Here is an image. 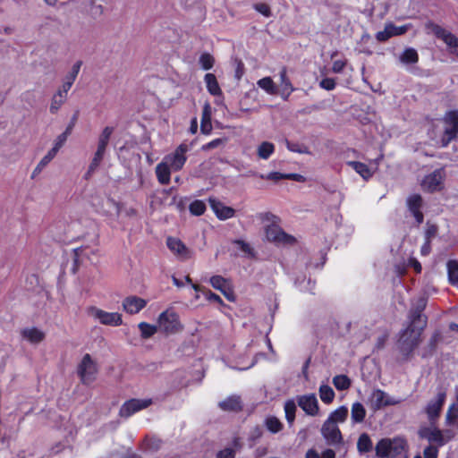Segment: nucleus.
<instances>
[{"instance_id":"4468645a","label":"nucleus","mask_w":458,"mask_h":458,"mask_svg":"<svg viewBox=\"0 0 458 458\" xmlns=\"http://www.w3.org/2000/svg\"><path fill=\"white\" fill-rule=\"evenodd\" d=\"M321 434L330 445H337L343 442V437L337 425L326 420L321 428Z\"/></svg>"},{"instance_id":"412c9836","label":"nucleus","mask_w":458,"mask_h":458,"mask_svg":"<svg viewBox=\"0 0 458 458\" xmlns=\"http://www.w3.org/2000/svg\"><path fill=\"white\" fill-rule=\"evenodd\" d=\"M407 206L411 213L415 217L418 224L423 222V214L420 211L422 206V198L419 194H412L407 199Z\"/></svg>"},{"instance_id":"f8f14e48","label":"nucleus","mask_w":458,"mask_h":458,"mask_svg":"<svg viewBox=\"0 0 458 458\" xmlns=\"http://www.w3.org/2000/svg\"><path fill=\"white\" fill-rule=\"evenodd\" d=\"M188 151L189 147L186 144H181L173 153L166 155L163 160L170 165L173 171H180L187 160L186 154Z\"/></svg>"},{"instance_id":"0e129e2a","label":"nucleus","mask_w":458,"mask_h":458,"mask_svg":"<svg viewBox=\"0 0 458 458\" xmlns=\"http://www.w3.org/2000/svg\"><path fill=\"white\" fill-rule=\"evenodd\" d=\"M81 64H82L81 61H78V62H76V63L72 65V67L71 71L68 72V74H67V75H68V76H71L72 78H73L74 80H76V78H77V76H78V74H79V72H80V70H81Z\"/></svg>"},{"instance_id":"6e6d98bb","label":"nucleus","mask_w":458,"mask_h":458,"mask_svg":"<svg viewBox=\"0 0 458 458\" xmlns=\"http://www.w3.org/2000/svg\"><path fill=\"white\" fill-rule=\"evenodd\" d=\"M66 140H67V138H65V135H62V134L58 135L54 141V146H53L52 149L55 150L56 153H58V151L64 145Z\"/></svg>"},{"instance_id":"f257e3e1","label":"nucleus","mask_w":458,"mask_h":458,"mask_svg":"<svg viewBox=\"0 0 458 458\" xmlns=\"http://www.w3.org/2000/svg\"><path fill=\"white\" fill-rule=\"evenodd\" d=\"M458 133V111L446 113L442 120L433 124L430 137L440 147H446Z\"/></svg>"},{"instance_id":"052dcab7","label":"nucleus","mask_w":458,"mask_h":458,"mask_svg":"<svg viewBox=\"0 0 458 458\" xmlns=\"http://www.w3.org/2000/svg\"><path fill=\"white\" fill-rule=\"evenodd\" d=\"M223 143H224V140H222V139H215V140H211L210 142L203 145L202 146V149L203 150H208V149H211V148H215L219 147Z\"/></svg>"},{"instance_id":"69168bd1","label":"nucleus","mask_w":458,"mask_h":458,"mask_svg":"<svg viewBox=\"0 0 458 458\" xmlns=\"http://www.w3.org/2000/svg\"><path fill=\"white\" fill-rule=\"evenodd\" d=\"M234 451L232 448H225L217 454L216 458H233Z\"/></svg>"},{"instance_id":"b1692460","label":"nucleus","mask_w":458,"mask_h":458,"mask_svg":"<svg viewBox=\"0 0 458 458\" xmlns=\"http://www.w3.org/2000/svg\"><path fill=\"white\" fill-rule=\"evenodd\" d=\"M347 165L351 166L357 174H359L364 180H369L372 177L376 171V166L371 167L364 163L357 161H349Z\"/></svg>"},{"instance_id":"20e7f679","label":"nucleus","mask_w":458,"mask_h":458,"mask_svg":"<svg viewBox=\"0 0 458 458\" xmlns=\"http://www.w3.org/2000/svg\"><path fill=\"white\" fill-rule=\"evenodd\" d=\"M419 436L427 439L430 443H435L438 446H443L449 441L453 440L456 435L447 427L445 429H439L435 424L421 427L419 429Z\"/></svg>"},{"instance_id":"4d7b16f0","label":"nucleus","mask_w":458,"mask_h":458,"mask_svg":"<svg viewBox=\"0 0 458 458\" xmlns=\"http://www.w3.org/2000/svg\"><path fill=\"white\" fill-rule=\"evenodd\" d=\"M254 8L257 12H259V13H261L262 15H264L266 17H269L271 14L270 8L267 4H263V3L257 4L254 5Z\"/></svg>"},{"instance_id":"bf43d9fd","label":"nucleus","mask_w":458,"mask_h":458,"mask_svg":"<svg viewBox=\"0 0 458 458\" xmlns=\"http://www.w3.org/2000/svg\"><path fill=\"white\" fill-rule=\"evenodd\" d=\"M437 228L434 225H428L427 229L425 231V240L430 241L437 234Z\"/></svg>"},{"instance_id":"680f3d73","label":"nucleus","mask_w":458,"mask_h":458,"mask_svg":"<svg viewBox=\"0 0 458 458\" xmlns=\"http://www.w3.org/2000/svg\"><path fill=\"white\" fill-rule=\"evenodd\" d=\"M346 65V62L344 60H335L332 65V71L335 73H340Z\"/></svg>"},{"instance_id":"79ce46f5","label":"nucleus","mask_w":458,"mask_h":458,"mask_svg":"<svg viewBox=\"0 0 458 458\" xmlns=\"http://www.w3.org/2000/svg\"><path fill=\"white\" fill-rule=\"evenodd\" d=\"M448 279L452 284H458V262L450 260L447 263Z\"/></svg>"},{"instance_id":"f704fd0d","label":"nucleus","mask_w":458,"mask_h":458,"mask_svg":"<svg viewBox=\"0 0 458 458\" xmlns=\"http://www.w3.org/2000/svg\"><path fill=\"white\" fill-rule=\"evenodd\" d=\"M275 151V146L268 141H263L258 146L257 153L259 158L267 160Z\"/></svg>"},{"instance_id":"ea45409f","label":"nucleus","mask_w":458,"mask_h":458,"mask_svg":"<svg viewBox=\"0 0 458 458\" xmlns=\"http://www.w3.org/2000/svg\"><path fill=\"white\" fill-rule=\"evenodd\" d=\"M285 419L287 422L292 425L295 420L296 403L293 400H288L285 402L284 406Z\"/></svg>"},{"instance_id":"864d4df0","label":"nucleus","mask_w":458,"mask_h":458,"mask_svg":"<svg viewBox=\"0 0 458 458\" xmlns=\"http://www.w3.org/2000/svg\"><path fill=\"white\" fill-rule=\"evenodd\" d=\"M319 86L326 90H333L335 88V81L333 78H325L319 82Z\"/></svg>"},{"instance_id":"2f4dec72","label":"nucleus","mask_w":458,"mask_h":458,"mask_svg":"<svg viewBox=\"0 0 458 458\" xmlns=\"http://www.w3.org/2000/svg\"><path fill=\"white\" fill-rule=\"evenodd\" d=\"M257 85L269 95L278 93V89L270 77H264L257 81Z\"/></svg>"},{"instance_id":"09e8293b","label":"nucleus","mask_w":458,"mask_h":458,"mask_svg":"<svg viewBox=\"0 0 458 458\" xmlns=\"http://www.w3.org/2000/svg\"><path fill=\"white\" fill-rule=\"evenodd\" d=\"M286 148L292 152L300 154H310V151L307 146L297 142H291L286 140Z\"/></svg>"},{"instance_id":"c9c22d12","label":"nucleus","mask_w":458,"mask_h":458,"mask_svg":"<svg viewBox=\"0 0 458 458\" xmlns=\"http://www.w3.org/2000/svg\"><path fill=\"white\" fill-rule=\"evenodd\" d=\"M57 153L52 148L41 158L37 166L35 167L32 176L40 174L41 171L55 158Z\"/></svg>"},{"instance_id":"c03bdc74","label":"nucleus","mask_w":458,"mask_h":458,"mask_svg":"<svg viewBox=\"0 0 458 458\" xmlns=\"http://www.w3.org/2000/svg\"><path fill=\"white\" fill-rule=\"evenodd\" d=\"M233 244L244 256H247V257H253L254 256L253 249L251 248V246L248 242H244L242 240H235V241L233 242Z\"/></svg>"},{"instance_id":"dca6fc26","label":"nucleus","mask_w":458,"mask_h":458,"mask_svg":"<svg viewBox=\"0 0 458 458\" xmlns=\"http://www.w3.org/2000/svg\"><path fill=\"white\" fill-rule=\"evenodd\" d=\"M166 246L181 260H187L192 256V251L176 237H167Z\"/></svg>"},{"instance_id":"473e14b6","label":"nucleus","mask_w":458,"mask_h":458,"mask_svg":"<svg viewBox=\"0 0 458 458\" xmlns=\"http://www.w3.org/2000/svg\"><path fill=\"white\" fill-rule=\"evenodd\" d=\"M399 59L403 64H413L418 62L419 55L414 48L408 47L401 54Z\"/></svg>"},{"instance_id":"a18cd8bd","label":"nucleus","mask_w":458,"mask_h":458,"mask_svg":"<svg viewBox=\"0 0 458 458\" xmlns=\"http://www.w3.org/2000/svg\"><path fill=\"white\" fill-rule=\"evenodd\" d=\"M372 447V442L367 434H361L358 439L357 448L360 453H367Z\"/></svg>"},{"instance_id":"3c124183","label":"nucleus","mask_w":458,"mask_h":458,"mask_svg":"<svg viewBox=\"0 0 458 458\" xmlns=\"http://www.w3.org/2000/svg\"><path fill=\"white\" fill-rule=\"evenodd\" d=\"M387 25L391 31L392 37L403 35L410 29V25L395 26L392 23H389Z\"/></svg>"},{"instance_id":"e2e57ef3","label":"nucleus","mask_w":458,"mask_h":458,"mask_svg":"<svg viewBox=\"0 0 458 458\" xmlns=\"http://www.w3.org/2000/svg\"><path fill=\"white\" fill-rule=\"evenodd\" d=\"M81 64H82L81 61H78V62H76V63L72 65V67L71 71L68 72V74H67V75H68V76H71L72 78H73L74 80H76V78H77V76H78V74H79V72H80V70H81Z\"/></svg>"},{"instance_id":"f03ea898","label":"nucleus","mask_w":458,"mask_h":458,"mask_svg":"<svg viewBox=\"0 0 458 458\" xmlns=\"http://www.w3.org/2000/svg\"><path fill=\"white\" fill-rule=\"evenodd\" d=\"M425 326V318L420 313L415 314L411 320V325L402 333L399 339V347L403 354L408 355L418 346Z\"/></svg>"},{"instance_id":"338daca9","label":"nucleus","mask_w":458,"mask_h":458,"mask_svg":"<svg viewBox=\"0 0 458 458\" xmlns=\"http://www.w3.org/2000/svg\"><path fill=\"white\" fill-rule=\"evenodd\" d=\"M408 266L412 267L416 273L421 272V265L415 258L409 259Z\"/></svg>"},{"instance_id":"774afa93","label":"nucleus","mask_w":458,"mask_h":458,"mask_svg":"<svg viewBox=\"0 0 458 458\" xmlns=\"http://www.w3.org/2000/svg\"><path fill=\"white\" fill-rule=\"evenodd\" d=\"M204 293L206 295L207 300L219 303L222 302L221 298L218 295L211 293L210 291L204 292Z\"/></svg>"},{"instance_id":"f3484780","label":"nucleus","mask_w":458,"mask_h":458,"mask_svg":"<svg viewBox=\"0 0 458 458\" xmlns=\"http://www.w3.org/2000/svg\"><path fill=\"white\" fill-rule=\"evenodd\" d=\"M297 403L308 415L316 416L319 412L318 402L314 394L298 396Z\"/></svg>"},{"instance_id":"72a5a7b5","label":"nucleus","mask_w":458,"mask_h":458,"mask_svg":"<svg viewBox=\"0 0 458 458\" xmlns=\"http://www.w3.org/2000/svg\"><path fill=\"white\" fill-rule=\"evenodd\" d=\"M318 393L321 401L326 404L331 403L335 399V394L333 388L327 384L320 385Z\"/></svg>"},{"instance_id":"e433bc0d","label":"nucleus","mask_w":458,"mask_h":458,"mask_svg":"<svg viewBox=\"0 0 458 458\" xmlns=\"http://www.w3.org/2000/svg\"><path fill=\"white\" fill-rule=\"evenodd\" d=\"M219 407L224 411H237L241 408V401L237 396H230L219 403Z\"/></svg>"},{"instance_id":"cd10ccee","label":"nucleus","mask_w":458,"mask_h":458,"mask_svg":"<svg viewBox=\"0 0 458 458\" xmlns=\"http://www.w3.org/2000/svg\"><path fill=\"white\" fill-rule=\"evenodd\" d=\"M204 81L209 94L215 97L222 96V89L218 84L216 77L213 73H207L204 77Z\"/></svg>"},{"instance_id":"ddd939ff","label":"nucleus","mask_w":458,"mask_h":458,"mask_svg":"<svg viewBox=\"0 0 458 458\" xmlns=\"http://www.w3.org/2000/svg\"><path fill=\"white\" fill-rule=\"evenodd\" d=\"M400 402L399 399L389 396L386 392L380 389L373 390L369 399V405L374 411L379 410L385 406L398 404Z\"/></svg>"},{"instance_id":"393cba45","label":"nucleus","mask_w":458,"mask_h":458,"mask_svg":"<svg viewBox=\"0 0 458 458\" xmlns=\"http://www.w3.org/2000/svg\"><path fill=\"white\" fill-rule=\"evenodd\" d=\"M209 282L215 289L221 291L229 301L233 300L229 283L225 278L220 276H214L210 278Z\"/></svg>"},{"instance_id":"39448f33","label":"nucleus","mask_w":458,"mask_h":458,"mask_svg":"<svg viewBox=\"0 0 458 458\" xmlns=\"http://www.w3.org/2000/svg\"><path fill=\"white\" fill-rule=\"evenodd\" d=\"M157 324L158 330L166 335L177 334L182 329L178 314L170 309L158 315Z\"/></svg>"},{"instance_id":"0eeeda50","label":"nucleus","mask_w":458,"mask_h":458,"mask_svg":"<svg viewBox=\"0 0 458 458\" xmlns=\"http://www.w3.org/2000/svg\"><path fill=\"white\" fill-rule=\"evenodd\" d=\"M88 314L104 326L119 327L123 324V316L119 312H108L97 307H90Z\"/></svg>"},{"instance_id":"c85d7f7f","label":"nucleus","mask_w":458,"mask_h":458,"mask_svg":"<svg viewBox=\"0 0 458 458\" xmlns=\"http://www.w3.org/2000/svg\"><path fill=\"white\" fill-rule=\"evenodd\" d=\"M348 416V408L346 406H340L336 410L333 411L328 418L327 421H331L333 424L337 425L338 423H343L346 420Z\"/></svg>"},{"instance_id":"7c9ffc66","label":"nucleus","mask_w":458,"mask_h":458,"mask_svg":"<svg viewBox=\"0 0 458 458\" xmlns=\"http://www.w3.org/2000/svg\"><path fill=\"white\" fill-rule=\"evenodd\" d=\"M138 328L140 330V334L141 338L148 339L155 335L159 330L157 324L153 325L148 322H140L138 324Z\"/></svg>"},{"instance_id":"603ef678","label":"nucleus","mask_w":458,"mask_h":458,"mask_svg":"<svg viewBox=\"0 0 458 458\" xmlns=\"http://www.w3.org/2000/svg\"><path fill=\"white\" fill-rule=\"evenodd\" d=\"M259 177L263 180H271L274 182H278L280 180L285 179L287 177L285 174L279 172H271L267 174H259Z\"/></svg>"},{"instance_id":"49530a36","label":"nucleus","mask_w":458,"mask_h":458,"mask_svg":"<svg viewBox=\"0 0 458 458\" xmlns=\"http://www.w3.org/2000/svg\"><path fill=\"white\" fill-rule=\"evenodd\" d=\"M113 131H114L113 127H110V126L105 127L98 137V146L106 148Z\"/></svg>"},{"instance_id":"13d9d810","label":"nucleus","mask_w":458,"mask_h":458,"mask_svg":"<svg viewBox=\"0 0 458 458\" xmlns=\"http://www.w3.org/2000/svg\"><path fill=\"white\" fill-rule=\"evenodd\" d=\"M438 450L437 447L428 445L424 450V458H437Z\"/></svg>"},{"instance_id":"6ab92c4d","label":"nucleus","mask_w":458,"mask_h":458,"mask_svg":"<svg viewBox=\"0 0 458 458\" xmlns=\"http://www.w3.org/2000/svg\"><path fill=\"white\" fill-rule=\"evenodd\" d=\"M20 335L23 341L33 345L39 344L46 337L45 332L35 327H27L21 329Z\"/></svg>"},{"instance_id":"a878e982","label":"nucleus","mask_w":458,"mask_h":458,"mask_svg":"<svg viewBox=\"0 0 458 458\" xmlns=\"http://www.w3.org/2000/svg\"><path fill=\"white\" fill-rule=\"evenodd\" d=\"M211 115L212 107L208 102H206L203 106L200 123V131L204 134H209L212 131Z\"/></svg>"},{"instance_id":"c756f323","label":"nucleus","mask_w":458,"mask_h":458,"mask_svg":"<svg viewBox=\"0 0 458 458\" xmlns=\"http://www.w3.org/2000/svg\"><path fill=\"white\" fill-rule=\"evenodd\" d=\"M366 417V410L360 403H354L351 409V419L353 423H360Z\"/></svg>"},{"instance_id":"5fc2aeb1","label":"nucleus","mask_w":458,"mask_h":458,"mask_svg":"<svg viewBox=\"0 0 458 458\" xmlns=\"http://www.w3.org/2000/svg\"><path fill=\"white\" fill-rule=\"evenodd\" d=\"M392 36H391V31L388 28V25L386 24L385 26V29L384 30L382 31H378L376 35V38L378 40V41H386L388 38H390Z\"/></svg>"},{"instance_id":"5701e85b","label":"nucleus","mask_w":458,"mask_h":458,"mask_svg":"<svg viewBox=\"0 0 458 458\" xmlns=\"http://www.w3.org/2000/svg\"><path fill=\"white\" fill-rule=\"evenodd\" d=\"M280 85L278 89V94H280L281 98L284 100H287L292 92L294 91V88L292 85L289 78L287 77L286 69L284 68L281 70L280 73Z\"/></svg>"},{"instance_id":"4c0bfd02","label":"nucleus","mask_w":458,"mask_h":458,"mask_svg":"<svg viewBox=\"0 0 458 458\" xmlns=\"http://www.w3.org/2000/svg\"><path fill=\"white\" fill-rule=\"evenodd\" d=\"M106 148L98 146L94 157L89 166V173L94 172L103 160Z\"/></svg>"},{"instance_id":"423d86ee","label":"nucleus","mask_w":458,"mask_h":458,"mask_svg":"<svg viewBox=\"0 0 458 458\" xmlns=\"http://www.w3.org/2000/svg\"><path fill=\"white\" fill-rule=\"evenodd\" d=\"M445 392L440 391L426 403L424 412L430 424H436L438 420L443 406L445 403Z\"/></svg>"},{"instance_id":"a19ab883","label":"nucleus","mask_w":458,"mask_h":458,"mask_svg":"<svg viewBox=\"0 0 458 458\" xmlns=\"http://www.w3.org/2000/svg\"><path fill=\"white\" fill-rule=\"evenodd\" d=\"M267 428L273 434L278 433L283 428V423L275 416H269L266 419Z\"/></svg>"},{"instance_id":"8fccbe9b","label":"nucleus","mask_w":458,"mask_h":458,"mask_svg":"<svg viewBox=\"0 0 458 458\" xmlns=\"http://www.w3.org/2000/svg\"><path fill=\"white\" fill-rule=\"evenodd\" d=\"M199 62L201 68L203 70L208 71L213 67V65L215 64V59L210 54L204 53L199 56Z\"/></svg>"},{"instance_id":"7ed1b4c3","label":"nucleus","mask_w":458,"mask_h":458,"mask_svg":"<svg viewBox=\"0 0 458 458\" xmlns=\"http://www.w3.org/2000/svg\"><path fill=\"white\" fill-rule=\"evenodd\" d=\"M379 458H408V444L405 438L397 437L381 439L376 445Z\"/></svg>"},{"instance_id":"58836bf2","label":"nucleus","mask_w":458,"mask_h":458,"mask_svg":"<svg viewBox=\"0 0 458 458\" xmlns=\"http://www.w3.org/2000/svg\"><path fill=\"white\" fill-rule=\"evenodd\" d=\"M66 98L67 95L58 89L57 92L53 96L50 105V112L53 114L56 113L61 106L65 102Z\"/></svg>"},{"instance_id":"9b49d317","label":"nucleus","mask_w":458,"mask_h":458,"mask_svg":"<svg viewBox=\"0 0 458 458\" xmlns=\"http://www.w3.org/2000/svg\"><path fill=\"white\" fill-rule=\"evenodd\" d=\"M426 28L428 32H431L437 38H441L447 45L449 51L452 54L458 56V39L453 34L432 22H428L426 24Z\"/></svg>"},{"instance_id":"a211bd4d","label":"nucleus","mask_w":458,"mask_h":458,"mask_svg":"<svg viewBox=\"0 0 458 458\" xmlns=\"http://www.w3.org/2000/svg\"><path fill=\"white\" fill-rule=\"evenodd\" d=\"M147 304V300L136 295H130L123 300L122 307L126 313L134 315L142 310Z\"/></svg>"},{"instance_id":"1a4fd4ad","label":"nucleus","mask_w":458,"mask_h":458,"mask_svg":"<svg viewBox=\"0 0 458 458\" xmlns=\"http://www.w3.org/2000/svg\"><path fill=\"white\" fill-rule=\"evenodd\" d=\"M445 178V170L443 168L436 169L422 178L420 187L427 192L440 191L444 189Z\"/></svg>"},{"instance_id":"37998d69","label":"nucleus","mask_w":458,"mask_h":458,"mask_svg":"<svg viewBox=\"0 0 458 458\" xmlns=\"http://www.w3.org/2000/svg\"><path fill=\"white\" fill-rule=\"evenodd\" d=\"M333 384L337 390H346L351 386L350 378L345 375H337L333 378Z\"/></svg>"},{"instance_id":"6e6552de","label":"nucleus","mask_w":458,"mask_h":458,"mask_svg":"<svg viewBox=\"0 0 458 458\" xmlns=\"http://www.w3.org/2000/svg\"><path fill=\"white\" fill-rule=\"evenodd\" d=\"M266 217L267 220L271 219V225L266 227V237L269 242L276 244H289L294 241L293 237L285 233L276 223V216L267 214Z\"/></svg>"},{"instance_id":"bb28decb","label":"nucleus","mask_w":458,"mask_h":458,"mask_svg":"<svg viewBox=\"0 0 458 458\" xmlns=\"http://www.w3.org/2000/svg\"><path fill=\"white\" fill-rule=\"evenodd\" d=\"M172 168L164 160L159 163L156 167V175L157 181L163 184L167 185L171 180Z\"/></svg>"},{"instance_id":"aec40b11","label":"nucleus","mask_w":458,"mask_h":458,"mask_svg":"<svg viewBox=\"0 0 458 458\" xmlns=\"http://www.w3.org/2000/svg\"><path fill=\"white\" fill-rule=\"evenodd\" d=\"M445 424L456 436L458 435V393L456 394L455 401L447 409Z\"/></svg>"},{"instance_id":"2eb2a0df","label":"nucleus","mask_w":458,"mask_h":458,"mask_svg":"<svg viewBox=\"0 0 458 458\" xmlns=\"http://www.w3.org/2000/svg\"><path fill=\"white\" fill-rule=\"evenodd\" d=\"M151 403V399H131L122 405L120 415L128 418L135 412L148 408Z\"/></svg>"},{"instance_id":"de8ad7c7","label":"nucleus","mask_w":458,"mask_h":458,"mask_svg":"<svg viewBox=\"0 0 458 458\" xmlns=\"http://www.w3.org/2000/svg\"><path fill=\"white\" fill-rule=\"evenodd\" d=\"M190 212L194 216H200L204 214L206 210V204L204 201L197 199L190 204Z\"/></svg>"},{"instance_id":"4be33fe9","label":"nucleus","mask_w":458,"mask_h":458,"mask_svg":"<svg viewBox=\"0 0 458 458\" xmlns=\"http://www.w3.org/2000/svg\"><path fill=\"white\" fill-rule=\"evenodd\" d=\"M209 204L212 210L220 220H225L234 216L235 211L233 208L225 206L222 202L215 199H209Z\"/></svg>"},{"instance_id":"9d476101","label":"nucleus","mask_w":458,"mask_h":458,"mask_svg":"<svg viewBox=\"0 0 458 458\" xmlns=\"http://www.w3.org/2000/svg\"><path fill=\"white\" fill-rule=\"evenodd\" d=\"M77 373L83 384L92 383L97 377L98 368L89 354H85L77 368Z\"/></svg>"}]
</instances>
